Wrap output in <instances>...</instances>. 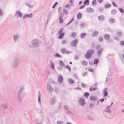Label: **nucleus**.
I'll return each instance as SVG.
<instances>
[{
	"label": "nucleus",
	"mask_w": 124,
	"mask_h": 124,
	"mask_svg": "<svg viewBox=\"0 0 124 124\" xmlns=\"http://www.w3.org/2000/svg\"><path fill=\"white\" fill-rule=\"evenodd\" d=\"M24 89V87L22 86L19 91L17 98L18 101L19 102H22L24 98V95L23 90Z\"/></svg>",
	"instance_id": "f257e3e1"
},
{
	"label": "nucleus",
	"mask_w": 124,
	"mask_h": 124,
	"mask_svg": "<svg viewBox=\"0 0 124 124\" xmlns=\"http://www.w3.org/2000/svg\"><path fill=\"white\" fill-rule=\"evenodd\" d=\"M94 52V49H90L88 50L86 53L85 54V57L86 59H89L91 58L92 55Z\"/></svg>",
	"instance_id": "f03ea898"
},
{
	"label": "nucleus",
	"mask_w": 124,
	"mask_h": 124,
	"mask_svg": "<svg viewBox=\"0 0 124 124\" xmlns=\"http://www.w3.org/2000/svg\"><path fill=\"white\" fill-rule=\"evenodd\" d=\"M29 46L31 47H38L39 45L38 40L37 39L32 40L30 43Z\"/></svg>",
	"instance_id": "7ed1b4c3"
},
{
	"label": "nucleus",
	"mask_w": 124,
	"mask_h": 124,
	"mask_svg": "<svg viewBox=\"0 0 124 124\" xmlns=\"http://www.w3.org/2000/svg\"><path fill=\"white\" fill-rule=\"evenodd\" d=\"M47 91L48 92L52 93L54 91V89L50 85V83L48 82L46 86Z\"/></svg>",
	"instance_id": "20e7f679"
},
{
	"label": "nucleus",
	"mask_w": 124,
	"mask_h": 124,
	"mask_svg": "<svg viewBox=\"0 0 124 124\" xmlns=\"http://www.w3.org/2000/svg\"><path fill=\"white\" fill-rule=\"evenodd\" d=\"M61 7H59L58 8V12L59 13H60V16L59 18V22L60 23H62V12H61Z\"/></svg>",
	"instance_id": "39448f33"
},
{
	"label": "nucleus",
	"mask_w": 124,
	"mask_h": 124,
	"mask_svg": "<svg viewBox=\"0 0 124 124\" xmlns=\"http://www.w3.org/2000/svg\"><path fill=\"white\" fill-rule=\"evenodd\" d=\"M78 102L79 104L82 106H84L85 104V99L83 98H81L79 99Z\"/></svg>",
	"instance_id": "423d86ee"
},
{
	"label": "nucleus",
	"mask_w": 124,
	"mask_h": 124,
	"mask_svg": "<svg viewBox=\"0 0 124 124\" xmlns=\"http://www.w3.org/2000/svg\"><path fill=\"white\" fill-rule=\"evenodd\" d=\"M19 64V58L16 57L14 61V65H13V67L14 68H16L18 66Z\"/></svg>",
	"instance_id": "0eeeda50"
},
{
	"label": "nucleus",
	"mask_w": 124,
	"mask_h": 124,
	"mask_svg": "<svg viewBox=\"0 0 124 124\" xmlns=\"http://www.w3.org/2000/svg\"><path fill=\"white\" fill-rule=\"evenodd\" d=\"M78 40L77 39H76L72 41L70 43L71 46L74 47H76V44L78 43Z\"/></svg>",
	"instance_id": "6e6552de"
},
{
	"label": "nucleus",
	"mask_w": 124,
	"mask_h": 124,
	"mask_svg": "<svg viewBox=\"0 0 124 124\" xmlns=\"http://www.w3.org/2000/svg\"><path fill=\"white\" fill-rule=\"evenodd\" d=\"M15 15L16 17L21 18L23 14L20 11L18 10L15 13Z\"/></svg>",
	"instance_id": "1a4fd4ad"
},
{
	"label": "nucleus",
	"mask_w": 124,
	"mask_h": 124,
	"mask_svg": "<svg viewBox=\"0 0 124 124\" xmlns=\"http://www.w3.org/2000/svg\"><path fill=\"white\" fill-rule=\"evenodd\" d=\"M98 18L99 21L100 22H103L105 20V17L103 15L98 16Z\"/></svg>",
	"instance_id": "9d476101"
},
{
	"label": "nucleus",
	"mask_w": 124,
	"mask_h": 124,
	"mask_svg": "<svg viewBox=\"0 0 124 124\" xmlns=\"http://www.w3.org/2000/svg\"><path fill=\"white\" fill-rule=\"evenodd\" d=\"M86 12L88 13H92L94 12V10L92 8L88 7L86 9Z\"/></svg>",
	"instance_id": "9b49d317"
},
{
	"label": "nucleus",
	"mask_w": 124,
	"mask_h": 124,
	"mask_svg": "<svg viewBox=\"0 0 124 124\" xmlns=\"http://www.w3.org/2000/svg\"><path fill=\"white\" fill-rule=\"evenodd\" d=\"M58 33L59 34L58 37V39H62V28L59 31Z\"/></svg>",
	"instance_id": "f8f14e48"
},
{
	"label": "nucleus",
	"mask_w": 124,
	"mask_h": 124,
	"mask_svg": "<svg viewBox=\"0 0 124 124\" xmlns=\"http://www.w3.org/2000/svg\"><path fill=\"white\" fill-rule=\"evenodd\" d=\"M107 88H105L103 90V97H106L107 96L108 94V92L107 91Z\"/></svg>",
	"instance_id": "ddd939ff"
},
{
	"label": "nucleus",
	"mask_w": 124,
	"mask_h": 124,
	"mask_svg": "<svg viewBox=\"0 0 124 124\" xmlns=\"http://www.w3.org/2000/svg\"><path fill=\"white\" fill-rule=\"evenodd\" d=\"M0 107L3 109H7L8 108V105L5 103H2L0 105Z\"/></svg>",
	"instance_id": "4468645a"
},
{
	"label": "nucleus",
	"mask_w": 124,
	"mask_h": 124,
	"mask_svg": "<svg viewBox=\"0 0 124 124\" xmlns=\"http://www.w3.org/2000/svg\"><path fill=\"white\" fill-rule=\"evenodd\" d=\"M103 50V48L102 47L100 48V49H98L97 52V54L98 56H99L101 54Z\"/></svg>",
	"instance_id": "2eb2a0df"
},
{
	"label": "nucleus",
	"mask_w": 124,
	"mask_h": 124,
	"mask_svg": "<svg viewBox=\"0 0 124 124\" xmlns=\"http://www.w3.org/2000/svg\"><path fill=\"white\" fill-rule=\"evenodd\" d=\"M99 34V32L98 31H95L93 32L92 36L93 37H96Z\"/></svg>",
	"instance_id": "dca6fc26"
},
{
	"label": "nucleus",
	"mask_w": 124,
	"mask_h": 124,
	"mask_svg": "<svg viewBox=\"0 0 124 124\" xmlns=\"http://www.w3.org/2000/svg\"><path fill=\"white\" fill-rule=\"evenodd\" d=\"M64 108L65 110L66 111V113L68 114L71 113L70 111L69 110L68 108L66 105H64Z\"/></svg>",
	"instance_id": "f3484780"
},
{
	"label": "nucleus",
	"mask_w": 124,
	"mask_h": 124,
	"mask_svg": "<svg viewBox=\"0 0 124 124\" xmlns=\"http://www.w3.org/2000/svg\"><path fill=\"white\" fill-rule=\"evenodd\" d=\"M66 53L67 54H70L71 52L70 51H69L67 50H66L64 48H62V54H64Z\"/></svg>",
	"instance_id": "a211bd4d"
},
{
	"label": "nucleus",
	"mask_w": 124,
	"mask_h": 124,
	"mask_svg": "<svg viewBox=\"0 0 124 124\" xmlns=\"http://www.w3.org/2000/svg\"><path fill=\"white\" fill-rule=\"evenodd\" d=\"M110 37V35L108 34H106L104 35V39L106 40H108L109 39Z\"/></svg>",
	"instance_id": "6ab92c4d"
},
{
	"label": "nucleus",
	"mask_w": 124,
	"mask_h": 124,
	"mask_svg": "<svg viewBox=\"0 0 124 124\" xmlns=\"http://www.w3.org/2000/svg\"><path fill=\"white\" fill-rule=\"evenodd\" d=\"M90 100L91 101H96L97 100V98L95 96H92L90 97Z\"/></svg>",
	"instance_id": "aec40b11"
},
{
	"label": "nucleus",
	"mask_w": 124,
	"mask_h": 124,
	"mask_svg": "<svg viewBox=\"0 0 124 124\" xmlns=\"http://www.w3.org/2000/svg\"><path fill=\"white\" fill-rule=\"evenodd\" d=\"M77 19L78 20L82 18V14L81 13L79 12L77 14Z\"/></svg>",
	"instance_id": "412c9836"
},
{
	"label": "nucleus",
	"mask_w": 124,
	"mask_h": 124,
	"mask_svg": "<svg viewBox=\"0 0 124 124\" xmlns=\"http://www.w3.org/2000/svg\"><path fill=\"white\" fill-rule=\"evenodd\" d=\"M38 102L39 104L41 103V99H40V93L39 91L38 92Z\"/></svg>",
	"instance_id": "4be33fe9"
},
{
	"label": "nucleus",
	"mask_w": 124,
	"mask_h": 124,
	"mask_svg": "<svg viewBox=\"0 0 124 124\" xmlns=\"http://www.w3.org/2000/svg\"><path fill=\"white\" fill-rule=\"evenodd\" d=\"M19 38V36L18 35H14L13 36L14 39L15 41V42H16V40L18 39Z\"/></svg>",
	"instance_id": "5701e85b"
},
{
	"label": "nucleus",
	"mask_w": 124,
	"mask_h": 124,
	"mask_svg": "<svg viewBox=\"0 0 124 124\" xmlns=\"http://www.w3.org/2000/svg\"><path fill=\"white\" fill-rule=\"evenodd\" d=\"M92 86L90 87L89 89L91 92L95 91L97 89V87H92Z\"/></svg>",
	"instance_id": "b1692460"
},
{
	"label": "nucleus",
	"mask_w": 124,
	"mask_h": 124,
	"mask_svg": "<svg viewBox=\"0 0 124 124\" xmlns=\"http://www.w3.org/2000/svg\"><path fill=\"white\" fill-rule=\"evenodd\" d=\"M84 96L85 98H87L89 95V93L88 92H85L84 94Z\"/></svg>",
	"instance_id": "393cba45"
},
{
	"label": "nucleus",
	"mask_w": 124,
	"mask_h": 124,
	"mask_svg": "<svg viewBox=\"0 0 124 124\" xmlns=\"http://www.w3.org/2000/svg\"><path fill=\"white\" fill-rule=\"evenodd\" d=\"M55 97H53L51 99V102L52 105H53L55 101Z\"/></svg>",
	"instance_id": "a878e982"
},
{
	"label": "nucleus",
	"mask_w": 124,
	"mask_h": 124,
	"mask_svg": "<svg viewBox=\"0 0 124 124\" xmlns=\"http://www.w3.org/2000/svg\"><path fill=\"white\" fill-rule=\"evenodd\" d=\"M81 63L84 66H86L88 64V63L86 61L84 60Z\"/></svg>",
	"instance_id": "bb28decb"
},
{
	"label": "nucleus",
	"mask_w": 124,
	"mask_h": 124,
	"mask_svg": "<svg viewBox=\"0 0 124 124\" xmlns=\"http://www.w3.org/2000/svg\"><path fill=\"white\" fill-rule=\"evenodd\" d=\"M116 10L115 9H114L111 11V14L112 15H114L116 13Z\"/></svg>",
	"instance_id": "cd10ccee"
},
{
	"label": "nucleus",
	"mask_w": 124,
	"mask_h": 124,
	"mask_svg": "<svg viewBox=\"0 0 124 124\" xmlns=\"http://www.w3.org/2000/svg\"><path fill=\"white\" fill-rule=\"evenodd\" d=\"M111 6V5L110 4L108 3L104 5V7L105 8H108L110 7Z\"/></svg>",
	"instance_id": "c85d7f7f"
},
{
	"label": "nucleus",
	"mask_w": 124,
	"mask_h": 124,
	"mask_svg": "<svg viewBox=\"0 0 124 124\" xmlns=\"http://www.w3.org/2000/svg\"><path fill=\"white\" fill-rule=\"evenodd\" d=\"M58 82L59 83L62 82V76L61 75L58 77Z\"/></svg>",
	"instance_id": "c756f323"
},
{
	"label": "nucleus",
	"mask_w": 124,
	"mask_h": 124,
	"mask_svg": "<svg viewBox=\"0 0 124 124\" xmlns=\"http://www.w3.org/2000/svg\"><path fill=\"white\" fill-rule=\"evenodd\" d=\"M86 35V34L85 33H83L81 34L80 37L82 39H83Z\"/></svg>",
	"instance_id": "7c9ffc66"
},
{
	"label": "nucleus",
	"mask_w": 124,
	"mask_h": 124,
	"mask_svg": "<svg viewBox=\"0 0 124 124\" xmlns=\"http://www.w3.org/2000/svg\"><path fill=\"white\" fill-rule=\"evenodd\" d=\"M89 3V0H85V1L84 3V4L85 5H88Z\"/></svg>",
	"instance_id": "2f4dec72"
},
{
	"label": "nucleus",
	"mask_w": 124,
	"mask_h": 124,
	"mask_svg": "<svg viewBox=\"0 0 124 124\" xmlns=\"http://www.w3.org/2000/svg\"><path fill=\"white\" fill-rule=\"evenodd\" d=\"M27 17L28 18H31L33 16V14L32 13H30L29 14H26Z\"/></svg>",
	"instance_id": "473e14b6"
},
{
	"label": "nucleus",
	"mask_w": 124,
	"mask_h": 124,
	"mask_svg": "<svg viewBox=\"0 0 124 124\" xmlns=\"http://www.w3.org/2000/svg\"><path fill=\"white\" fill-rule=\"evenodd\" d=\"M68 13V11L66 9H64L63 10V13L64 14L66 15Z\"/></svg>",
	"instance_id": "72a5a7b5"
},
{
	"label": "nucleus",
	"mask_w": 124,
	"mask_h": 124,
	"mask_svg": "<svg viewBox=\"0 0 124 124\" xmlns=\"http://www.w3.org/2000/svg\"><path fill=\"white\" fill-rule=\"evenodd\" d=\"M99 62V60L97 59H95L93 61V64H94L96 65Z\"/></svg>",
	"instance_id": "f704fd0d"
},
{
	"label": "nucleus",
	"mask_w": 124,
	"mask_h": 124,
	"mask_svg": "<svg viewBox=\"0 0 124 124\" xmlns=\"http://www.w3.org/2000/svg\"><path fill=\"white\" fill-rule=\"evenodd\" d=\"M97 1L96 0H93L92 2V4L93 6H95L97 5Z\"/></svg>",
	"instance_id": "c9c22d12"
},
{
	"label": "nucleus",
	"mask_w": 124,
	"mask_h": 124,
	"mask_svg": "<svg viewBox=\"0 0 124 124\" xmlns=\"http://www.w3.org/2000/svg\"><path fill=\"white\" fill-rule=\"evenodd\" d=\"M54 56L55 57L58 58H61L62 57L61 55H60L59 54L57 53L55 54Z\"/></svg>",
	"instance_id": "e433bc0d"
},
{
	"label": "nucleus",
	"mask_w": 124,
	"mask_h": 124,
	"mask_svg": "<svg viewBox=\"0 0 124 124\" xmlns=\"http://www.w3.org/2000/svg\"><path fill=\"white\" fill-rule=\"evenodd\" d=\"M87 118L89 120H93V117L91 116L88 115L87 116Z\"/></svg>",
	"instance_id": "4c0bfd02"
},
{
	"label": "nucleus",
	"mask_w": 124,
	"mask_h": 124,
	"mask_svg": "<svg viewBox=\"0 0 124 124\" xmlns=\"http://www.w3.org/2000/svg\"><path fill=\"white\" fill-rule=\"evenodd\" d=\"M118 10L121 13H124V10L123 8H118Z\"/></svg>",
	"instance_id": "58836bf2"
},
{
	"label": "nucleus",
	"mask_w": 124,
	"mask_h": 124,
	"mask_svg": "<svg viewBox=\"0 0 124 124\" xmlns=\"http://www.w3.org/2000/svg\"><path fill=\"white\" fill-rule=\"evenodd\" d=\"M112 58V56L110 54H108L107 57V58L108 59V60L111 59Z\"/></svg>",
	"instance_id": "ea45409f"
},
{
	"label": "nucleus",
	"mask_w": 124,
	"mask_h": 124,
	"mask_svg": "<svg viewBox=\"0 0 124 124\" xmlns=\"http://www.w3.org/2000/svg\"><path fill=\"white\" fill-rule=\"evenodd\" d=\"M69 83L71 84H73L74 83V81L71 79H69L68 80Z\"/></svg>",
	"instance_id": "a19ab883"
},
{
	"label": "nucleus",
	"mask_w": 124,
	"mask_h": 124,
	"mask_svg": "<svg viewBox=\"0 0 124 124\" xmlns=\"http://www.w3.org/2000/svg\"><path fill=\"white\" fill-rule=\"evenodd\" d=\"M109 22L111 23H113L115 22V20L113 18H110L109 19Z\"/></svg>",
	"instance_id": "79ce46f5"
},
{
	"label": "nucleus",
	"mask_w": 124,
	"mask_h": 124,
	"mask_svg": "<svg viewBox=\"0 0 124 124\" xmlns=\"http://www.w3.org/2000/svg\"><path fill=\"white\" fill-rule=\"evenodd\" d=\"M50 66L51 68L53 69H54V63L52 62H51Z\"/></svg>",
	"instance_id": "37998d69"
},
{
	"label": "nucleus",
	"mask_w": 124,
	"mask_h": 124,
	"mask_svg": "<svg viewBox=\"0 0 124 124\" xmlns=\"http://www.w3.org/2000/svg\"><path fill=\"white\" fill-rule=\"evenodd\" d=\"M101 46V45L99 44H97L96 46L95 47V49L97 50L99 49L100 48Z\"/></svg>",
	"instance_id": "c03bdc74"
},
{
	"label": "nucleus",
	"mask_w": 124,
	"mask_h": 124,
	"mask_svg": "<svg viewBox=\"0 0 124 124\" xmlns=\"http://www.w3.org/2000/svg\"><path fill=\"white\" fill-rule=\"evenodd\" d=\"M74 20V17H73V18L71 19V20H70L68 23H67L66 24V25H69Z\"/></svg>",
	"instance_id": "a18cd8bd"
},
{
	"label": "nucleus",
	"mask_w": 124,
	"mask_h": 124,
	"mask_svg": "<svg viewBox=\"0 0 124 124\" xmlns=\"http://www.w3.org/2000/svg\"><path fill=\"white\" fill-rule=\"evenodd\" d=\"M65 68L66 69H67L69 71H70L71 70V69L70 67L68 65H67L65 67Z\"/></svg>",
	"instance_id": "49530a36"
},
{
	"label": "nucleus",
	"mask_w": 124,
	"mask_h": 124,
	"mask_svg": "<svg viewBox=\"0 0 124 124\" xmlns=\"http://www.w3.org/2000/svg\"><path fill=\"white\" fill-rule=\"evenodd\" d=\"M104 111H105L106 112H108L109 113H111V110L109 109H106Z\"/></svg>",
	"instance_id": "de8ad7c7"
},
{
	"label": "nucleus",
	"mask_w": 124,
	"mask_h": 124,
	"mask_svg": "<svg viewBox=\"0 0 124 124\" xmlns=\"http://www.w3.org/2000/svg\"><path fill=\"white\" fill-rule=\"evenodd\" d=\"M114 38L115 40L118 41L119 40V38L117 36H114Z\"/></svg>",
	"instance_id": "09e8293b"
},
{
	"label": "nucleus",
	"mask_w": 124,
	"mask_h": 124,
	"mask_svg": "<svg viewBox=\"0 0 124 124\" xmlns=\"http://www.w3.org/2000/svg\"><path fill=\"white\" fill-rule=\"evenodd\" d=\"M103 39L102 37H100L98 39V40L99 41L102 42L103 41Z\"/></svg>",
	"instance_id": "8fccbe9b"
},
{
	"label": "nucleus",
	"mask_w": 124,
	"mask_h": 124,
	"mask_svg": "<svg viewBox=\"0 0 124 124\" xmlns=\"http://www.w3.org/2000/svg\"><path fill=\"white\" fill-rule=\"evenodd\" d=\"M104 8L101 7H100L99 8V11H104Z\"/></svg>",
	"instance_id": "3c124183"
},
{
	"label": "nucleus",
	"mask_w": 124,
	"mask_h": 124,
	"mask_svg": "<svg viewBox=\"0 0 124 124\" xmlns=\"http://www.w3.org/2000/svg\"><path fill=\"white\" fill-rule=\"evenodd\" d=\"M58 4V2H56L53 5V6H52V8H54L55 6H56L57 5V4Z\"/></svg>",
	"instance_id": "603ef678"
},
{
	"label": "nucleus",
	"mask_w": 124,
	"mask_h": 124,
	"mask_svg": "<svg viewBox=\"0 0 124 124\" xmlns=\"http://www.w3.org/2000/svg\"><path fill=\"white\" fill-rule=\"evenodd\" d=\"M117 35L119 36H121L122 35V33L120 32H118L117 33Z\"/></svg>",
	"instance_id": "864d4df0"
},
{
	"label": "nucleus",
	"mask_w": 124,
	"mask_h": 124,
	"mask_svg": "<svg viewBox=\"0 0 124 124\" xmlns=\"http://www.w3.org/2000/svg\"><path fill=\"white\" fill-rule=\"evenodd\" d=\"M76 34L75 32H73L71 34V36L73 38H74L76 36Z\"/></svg>",
	"instance_id": "5fc2aeb1"
},
{
	"label": "nucleus",
	"mask_w": 124,
	"mask_h": 124,
	"mask_svg": "<svg viewBox=\"0 0 124 124\" xmlns=\"http://www.w3.org/2000/svg\"><path fill=\"white\" fill-rule=\"evenodd\" d=\"M65 7L67 8H70V5L69 4H67L65 6Z\"/></svg>",
	"instance_id": "6e6d98bb"
},
{
	"label": "nucleus",
	"mask_w": 124,
	"mask_h": 124,
	"mask_svg": "<svg viewBox=\"0 0 124 124\" xmlns=\"http://www.w3.org/2000/svg\"><path fill=\"white\" fill-rule=\"evenodd\" d=\"M88 70L92 72H94V70L92 68H90L88 69Z\"/></svg>",
	"instance_id": "4d7b16f0"
},
{
	"label": "nucleus",
	"mask_w": 124,
	"mask_h": 124,
	"mask_svg": "<svg viewBox=\"0 0 124 124\" xmlns=\"http://www.w3.org/2000/svg\"><path fill=\"white\" fill-rule=\"evenodd\" d=\"M81 86L84 88H86V85L85 84L83 83H82Z\"/></svg>",
	"instance_id": "13d9d810"
},
{
	"label": "nucleus",
	"mask_w": 124,
	"mask_h": 124,
	"mask_svg": "<svg viewBox=\"0 0 124 124\" xmlns=\"http://www.w3.org/2000/svg\"><path fill=\"white\" fill-rule=\"evenodd\" d=\"M85 6V5L84 4V5H82V6L80 7L79 8V9H81L83 8H84Z\"/></svg>",
	"instance_id": "bf43d9fd"
},
{
	"label": "nucleus",
	"mask_w": 124,
	"mask_h": 124,
	"mask_svg": "<svg viewBox=\"0 0 124 124\" xmlns=\"http://www.w3.org/2000/svg\"><path fill=\"white\" fill-rule=\"evenodd\" d=\"M94 106V104L92 103H90V104L89 105V106L91 107V108H92L93 107V106Z\"/></svg>",
	"instance_id": "052dcab7"
},
{
	"label": "nucleus",
	"mask_w": 124,
	"mask_h": 124,
	"mask_svg": "<svg viewBox=\"0 0 124 124\" xmlns=\"http://www.w3.org/2000/svg\"><path fill=\"white\" fill-rule=\"evenodd\" d=\"M26 4L30 8H31L33 7V6L32 5H30V4L28 3H26Z\"/></svg>",
	"instance_id": "680f3d73"
},
{
	"label": "nucleus",
	"mask_w": 124,
	"mask_h": 124,
	"mask_svg": "<svg viewBox=\"0 0 124 124\" xmlns=\"http://www.w3.org/2000/svg\"><path fill=\"white\" fill-rule=\"evenodd\" d=\"M120 45H121L122 46H124V41H122L120 42Z\"/></svg>",
	"instance_id": "e2e57ef3"
},
{
	"label": "nucleus",
	"mask_w": 124,
	"mask_h": 124,
	"mask_svg": "<svg viewBox=\"0 0 124 124\" xmlns=\"http://www.w3.org/2000/svg\"><path fill=\"white\" fill-rule=\"evenodd\" d=\"M104 98H101L99 100V101H100L101 102H102L104 101Z\"/></svg>",
	"instance_id": "0e129e2a"
},
{
	"label": "nucleus",
	"mask_w": 124,
	"mask_h": 124,
	"mask_svg": "<svg viewBox=\"0 0 124 124\" xmlns=\"http://www.w3.org/2000/svg\"><path fill=\"white\" fill-rule=\"evenodd\" d=\"M3 15V13L2 10L0 8V16H2Z\"/></svg>",
	"instance_id": "69168bd1"
},
{
	"label": "nucleus",
	"mask_w": 124,
	"mask_h": 124,
	"mask_svg": "<svg viewBox=\"0 0 124 124\" xmlns=\"http://www.w3.org/2000/svg\"><path fill=\"white\" fill-rule=\"evenodd\" d=\"M112 3L113 6L115 7H116V4L115 3L114 1H112Z\"/></svg>",
	"instance_id": "338daca9"
},
{
	"label": "nucleus",
	"mask_w": 124,
	"mask_h": 124,
	"mask_svg": "<svg viewBox=\"0 0 124 124\" xmlns=\"http://www.w3.org/2000/svg\"><path fill=\"white\" fill-rule=\"evenodd\" d=\"M79 58L78 56L77 55H76L75 56L74 59H75L78 60Z\"/></svg>",
	"instance_id": "774afa93"
}]
</instances>
